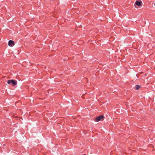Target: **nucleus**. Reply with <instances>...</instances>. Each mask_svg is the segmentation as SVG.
<instances>
[{"label":"nucleus","mask_w":155,"mask_h":155,"mask_svg":"<svg viewBox=\"0 0 155 155\" xmlns=\"http://www.w3.org/2000/svg\"><path fill=\"white\" fill-rule=\"evenodd\" d=\"M154 5L155 6V3H154Z\"/></svg>","instance_id":"nucleus-7"},{"label":"nucleus","mask_w":155,"mask_h":155,"mask_svg":"<svg viewBox=\"0 0 155 155\" xmlns=\"http://www.w3.org/2000/svg\"><path fill=\"white\" fill-rule=\"evenodd\" d=\"M104 117L103 115H100L96 117L95 121L98 122L100 121H103L104 120Z\"/></svg>","instance_id":"nucleus-1"},{"label":"nucleus","mask_w":155,"mask_h":155,"mask_svg":"<svg viewBox=\"0 0 155 155\" xmlns=\"http://www.w3.org/2000/svg\"><path fill=\"white\" fill-rule=\"evenodd\" d=\"M7 83L8 84L12 83L13 86L17 84L16 81L14 80H10L8 81Z\"/></svg>","instance_id":"nucleus-2"},{"label":"nucleus","mask_w":155,"mask_h":155,"mask_svg":"<svg viewBox=\"0 0 155 155\" xmlns=\"http://www.w3.org/2000/svg\"><path fill=\"white\" fill-rule=\"evenodd\" d=\"M8 45L10 46H12L14 45V42L13 41L10 40L8 42Z\"/></svg>","instance_id":"nucleus-3"},{"label":"nucleus","mask_w":155,"mask_h":155,"mask_svg":"<svg viewBox=\"0 0 155 155\" xmlns=\"http://www.w3.org/2000/svg\"><path fill=\"white\" fill-rule=\"evenodd\" d=\"M140 86L139 85H136L135 86V89L137 90H138L139 89V88H140Z\"/></svg>","instance_id":"nucleus-5"},{"label":"nucleus","mask_w":155,"mask_h":155,"mask_svg":"<svg viewBox=\"0 0 155 155\" xmlns=\"http://www.w3.org/2000/svg\"><path fill=\"white\" fill-rule=\"evenodd\" d=\"M135 5L138 6H140L142 4V2H139L138 1H136L135 3Z\"/></svg>","instance_id":"nucleus-4"},{"label":"nucleus","mask_w":155,"mask_h":155,"mask_svg":"<svg viewBox=\"0 0 155 155\" xmlns=\"http://www.w3.org/2000/svg\"><path fill=\"white\" fill-rule=\"evenodd\" d=\"M82 98H83V95L82 96Z\"/></svg>","instance_id":"nucleus-6"}]
</instances>
